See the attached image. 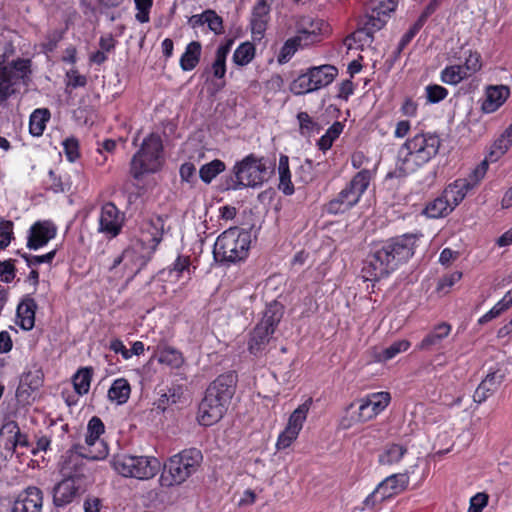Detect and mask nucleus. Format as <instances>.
<instances>
[{"mask_svg":"<svg viewBox=\"0 0 512 512\" xmlns=\"http://www.w3.org/2000/svg\"><path fill=\"white\" fill-rule=\"evenodd\" d=\"M162 231L163 227L160 219L147 222L142 228L140 238L135 242L141 243L145 249H149L150 253L153 254L162 239Z\"/></svg>","mask_w":512,"mask_h":512,"instance_id":"nucleus-27","label":"nucleus"},{"mask_svg":"<svg viewBox=\"0 0 512 512\" xmlns=\"http://www.w3.org/2000/svg\"><path fill=\"white\" fill-rule=\"evenodd\" d=\"M29 388L40 389L44 382V373L37 364L27 368L20 376V381Z\"/></svg>","mask_w":512,"mask_h":512,"instance_id":"nucleus-46","label":"nucleus"},{"mask_svg":"<svg viewBox=\"0 0 512 512\" xmlns=\"http://www.w3.org/2000/svg\"><path fill=\"white\" fill-rule=\"evenodd\" d=\"M416 242V235L406 234L386 243L365 262L362 268L364 282H370L374 286L400 263L408 261L414 254Z\"/></svg>","mask_w":512,"mask_h":512,"instance_id":"nucleus-1","label":"nucleus"},{"mask_svg":"<svg viewBox=\"0 0 512 512\" xmlns=\"http://www.w3.org/2000/svg\"><path fill=\"white\" fill-rule=\"evenodd\" d=\"M441 145L440 138L433 133H418L409 138L398 151L396 169L399 175L416 172L436 156Z\"/></svg>","mask_w":512,"mask_h":512,"instance_id":"nucleus-2","label":"nucleus"},{"mask_svg":"<svg viewBox=\"0 0 512 512\" xmlns=\"http://www.w3.org/2000/svg\"><path fill=\"white\" fill-rule=\"evenodd\" d=\"M190 22L193 26L207 24L209 29L216 34L223 31L222 18L213 10H206L201 14L193 15Z\"/></svg>","mask_w":512,"mask_h":512,"instance_id":"nucleus-36","label":"nucleus"},{"mask_svg":"<svg viewBox=\"0 0 512 512\" xmlns=\"http://www.w3.org/2000/svg\"><path fill=\"white\" fill-rule=\"evenodd\" d=\"M312 403L313 399L309 397L302 404H300L289 416L286 426H289L300 432L303 428L304 422L306 421Z\"/></svg>","mask_w":512,"mask_h":512,"instance_id":"nucleus-42","label":"nucleus"},{"mask_svg":"<svg viewBox=\"0 0 512 512\" xmlns=\"http://www.w3.org/2000/svg\"><path fill=\"white\" fill-rule=\"evenodd\" d=\"M427 99L431 103H437L448 95L446 88L440 85H429L426 87Z\"/></svg>","mask_w":512,"mask_h":512,"instance_id":"nucleus-62","label":"nucleus"},{"mask_svg":"<svg viewBox=\"0 0 512 512\" xmlns=\"http://www.w3.org/2000/svg\"><path fill=\"white\" fill-rule=\"evenodd\" d=\"M37 304L33 298L25 297L17 307L19 326L26 331L31 330L35 324Z\"/></svg>","mask_w":512,"mask_h":512,"instance_id":"nucleus-32","label":"nucleus"},{"mask_svg":"<svg viewBox=\"0 0 512 512\" xmlns=\"http://www.w3.org/2000/svg\"><path fill=\"white\" fill-rule=\"evenodd\" d=\"M80 486L76 480L63 477L53 488V503L56 507H65L71 504L79 495Z\"/></svg>","mask_w":512,"mask_h":512,"instance_id":"nucleus-23","label":"nucleus"},{"mask_svg":"<svg viewBox=\"0 0 512 512\" xmlns=\"http://www.w3.org/2000/svg\"><path fill=\"white\" fill-rule=\"evenodd\" d=\"M255 46L251 42L241 43L233 53V62L238 66L248 65L255 57Z\"/></svg>","mask_w":512,"mask_h":512,"instance_id":"nucleus-47","label":"nucleus"},{"mask_svg":"<svg viewBox=\"0 0 512 512\" xmlns=\"http://www.w3.org/2000/svg\"><path fill=\"white\" fill-rule=\"evenodd\" d=\"M299 47L306 46L302 44L300 40H298L297 36L288 39L281 48L280 54L278 56V61L280 63H286L295 54Z\"/></svg>","mask_w":512,"mask_h":512,"instance_id":"nucleus-53","label":"nucleus"},{"mask_svg":"<svg viewBox=\"0 0 512 512\" xmlns=\"http://www.w3.org/2000/svg\"><path fill=\"white\" fill-rule=\"evenodd\" d=\"M137 13L135 18L140 23H147L150 20L149 14L153 0H134Z\"/></svg>","mask_w":512,"mask_h":512,"instance_id":"nucleus-56","label":"nucleus"},{"mask_svg":"<svg viewBox=\"0 0 512 512\" xmlns=\"http://www.w3.org/2000/svg\"><path fill=\"white\" fill-rule=\"evenodd\" d=\"M81 446L80 451L86 455L87 460H103L109 454L108 444L103 439H98L88 432H86L84 444H81Z\"/></svg>","mask_w":512,"mask_h":512,"instance_id":"nucleus-28","label":"nucleus"},{"mask_svg":"<svg viewBox=\"0 0 512 512\" xmlns=\"http://www.w3.org/2000/svg\"><path fill=\"white\" fill-rule=\"evenodd\" d=\"M512 305V290H508L503 298L498 301L488 312L478 319V324L484 325L500 316Z\"/></svg>","mask_w":512,"mask_h":512,"instance_id":"nucleus-44","label":"nucleus"},{"mask_svg":"<svg viewBox=\"0 0 512 512\" xmlns=\"http://www.w3.org/2000/svg\"><path fill=\"white\" fill-rule=\"evenodd\" d=\"M510 89L506 85H488L480 99V109L485 114L496 112L509 98Z\"/></svg>","mask_w":512,"mask_h":512,"instance_id":"nucleus-21","label":"nucleus"},{"mask_svg":"<svg viewBox=\"0 0 512 512\" xmlns=\"http://www.w3.org/2000/svg\"><path fill=\"white\" fill-rule=\"evenodd\" d=\"M56 255V250H52L43 255H23L28 267L33 268L40 264H50Z\"/></svg>","mask_w":512,"mask_h":512,"instance_id":"nucleus-59","label":"nucleus"},{"mask_svg":"<svg viewBox=\"0 0 512 512\" xmlns=\"http://www.w3.org/2000/svg\"><path fill=\"white\" fill-rule=\"evenodd\" d=\"M343 131V124L335 122L328 128L326 133L319 139L318 147L322 151H327L331 148L333 142L340 136Z\"/></svg>","mask_w":512,"mask_h":512,"instance_id":"nucleus-51","label":"nucleus"},{"mask_svg":"<svg viewBox=\"0 0 512 512\" xmlns=\"http://www.w3.org/2000/svg\"><path fill=\"white\" fill-rule=\"evenodd\" d=\"M124 224V215L111 202L105 203L100 210L98 217V232L106 238L116 237Z\"/></svg>","mask_w":512,"mask_h":512,"instance_id":"nucleus-17","label":"nucleus"},{"mask_svg":"<svg viewBox=\"0 0 512 512\" xmlns=\"http://www.w3.org/2000/svg\"><path fill=\"white\" fill-rule=\"evenodd\" d=\"M113 469L124 477L137 479L153 478L160 469V461L156 457L132 456L117 454L111 460Z\"/></svg>","mask_w":512,"mask_h":512,"instance_id":"nucleus-7","label":"nucleus"},{"mask_svg":"<svg viewBox=\"0 0 512 512\" xmlns=\"http://www.w3.org/2000/svg\"><path fill=\"white\" fill-rule=\"evenodd\" d=\"M30 68V61L18 59L11 63H5L0 59V102L15 93L24 82Z\"/></svg>","mask_w":512,"mask_h":512,"instance_id":"nucleus-10","label":"nucleus"},{"mask_svg":"<svg viewBox=\"0 0 512 512\" xmlns=\"http://www.w3.org/2000/svg\"><path fill=\"white\" fill-rule=\"evenodd\" d=\"M18 447H30L28 435L26 433H22L20 429L18 430V433L12 435L11 439H7L5 443V448L12 450L13 452H15Z\"/></svg>","mask_w":512,"mask_h":512,"instance_id":"nucleus-57","label":"nucleus"},{"mask_svg":"<svg viewBox=\"0 0 512 512\" xmlns=\"http://www.w3.org/2000/svg\"><path fill=\"white\" fill-rule=\"evenodd\" d=\"M81 448V443H75L62 456L59 466L63 477L79 480L85 476L87 459L86 455L80 451Z\"/></svg>","mask_w":512,"mask_h":512,"instance_id":"nucleus-16","label":"nucleus"},{"mask_svg":"<svg viewBox=\"0 0 512 512\" xmlns=\"http://www.w3.org/2000/svg\"><path fill=\"white\" fill-rule=\"evenodd\" d=\"M149 249H145L141 243L133 242L123 253L114 260L113 269L116 272L124 271L126 284L133 278L151 257Z\"/></svg>","mask_w":512,"mask_h":512,"instance_id":"nucleus-12","label":"nucleus"},{"mask_svg":"<svg viewBox=\"0 0 512 512\" xmlns=\"http://www.w3.org/2000/svg\"><path fill=\"white\" fill-rule=\"evenodd\" d=\"M93 376L91 367L80 368L73 376L72 383L78 395H85L89 392Z\"/></svg>","mask_w":512,"mask_h":512,"instance_id":"nucleus-43","label":"nucleus"},{"mask_svg":"<svg viewBox=\"0 0 512 512\" xmlns=\"http://www.w3.org/2000/svg\"><path fill=\"white\" fill-rule=\"evenodd\" d=\"M390 402L391 394L387 391L369 393L356 399L347 407V411L357 407V410L352 412L347 427L354 423H365L376 418L389 406Z\"/></svg>","mask_w":512,"mask_h":512,"instance_id":"nucleus-8","label":"nucleus"},{"mask_svg":"<svg viewBox=\"0 0 512 512\" xmlns=\"http://www.w3.org/2000/svg\"><path fill=\"white\" fill-rule=\"evenodd\" d=\"M63 149L68 161L74 162L79 157V145L75 138L64 140Z\"/></svg>","mask_w":512,"mask_h":512,"instance_id":"nucleus-64","label":"nucleus"},{"mask_svg":"<svg viewBox=\"0 0 512 512\" xmlns=\"http://www.w3.org/2000/svg\"><path fill=\"white\" fill-rule=\"evenodd\" d=\"M131 394V386L126 378H117L111 384L108 390V398L110 401L118 405L125 404Z\"/></svg>","mask_w":512,"mask_h":512,"instance_id":"nucleus-35","label":"nucleus"},{"mask_svg":"<svg viewBox=\"0 0 512 512\" xmlns=\"http://www.w3.org/2000/svg\"><path fill=\"white\" fill-rule=\"evenodd\" d=\"M329 32V24L321 18L306 15L296 20V36L305 46L319 42Z\"/></svg>","mask_w":512,"mask_h":512,"instance_id":"nucleus-14","label":"nucleus"},{"mask_svg":"<svg viewBox=\"0 0 512 512\" xmlns=\"http://www.w3.org/2000/svg\"><path fill=\"white\" fill-rule=\"evenodd\" d=\"M279 189L286 195L294 192V186L291 181V172L289 169V158L281 155L278 163Z\"/></svg>","mask_w":512,"mask_h":512,"instance_id":"nucleus-41","label":"nucleus"},{"mask_svg":"<svg viewBox=\"0 0 512 512\" xmlns=\"http://www.w3.org/2000/svg\"><path fill=\"white\" fill-rule=\"evenodd\" d=\"M232 40L220 45L215 52V59L211 65V72L217 79H223L226 74V59L231 50Z\"/></svg>","mask_w":512,"mask_h":512,"instance_id":"nucleus-37","label":"nucleus"},{"mask_svg":"<svg viewBox=\"0 0 512 512\" xmlns=\"http://www.w3.org/2000/svg\"><path fill=\"white\" fill-rule=\"evenodd\" d=\"M452 211L451 205L440 195L427 203L423 213L428 218L437 219L446 217Z\"/></svg>","mask_w":512,"mask_h":512,"instance_id":"nucleus-39","label":"nucleus"},{"mask_svg":"<svg viewBox=\"0 0 512 512\" xmlns=\"http://www.w3.org/2000/svg\"><path fill=\"white\" fill-rule=\"evenodd\" d=\"M315 90L308 71L298 76L291 84V91L296 95L306 94Z\"/></svg>","mask_w":512,"mask_h":512,"instance_id":"nucleus-52","label":"nucleus"},{"mask_svg":"<svg viewBox=\"0 0 512 512\" xmlns=\"http://www.w3.org/2000/svg\"><path fill=\"white\" fill-rule=\"evenodd\" d=\"M472 188L470 182L466 179H458L449 184L441 194L444 200L448 201L452 210L465 198L468 191Z\"/></svg>","mask_w":512,"mask_h":512,"instance_id":"nucleus-30","label":"nucleus"},{"mask_svg":"<svg viewBox=\"0 0 512 512\" xmlns=\"http://www.w3.org/2000/svg\"><path fill=\"white\" fill-rule=\"evenodd\" d=\"M397 0H373L371 12L367 16L365 27L353 34L354 39L372 41V34L386 24L390 14L396 9Z\"/></svg>","mask_w":512,"mask_h":512,"instance_id":"nucleus-11","label":"nucleus"},{"mask_svg":"<svg viewBox=\"0 0 512 512\" xmlns=\"http://www.w3.org/2000/svg\"><path fill=\"white\" fill-rule=\"evenodd\" d=\"M505 374L501 370L489 372L476 388L473 400L481 404L485 402L494 392L497 391L503 382Z\"/></svg>","mask_w":512,"mask_h":512,"instance_id":"nucleus-24","label":"nucleus"},{"mask_svg":"<svg viewBox=\"0 0 512 512\" xmlns=\"http://www.w3.org/2000/svg\"><path fill=\"white\" fill-rule=\"evenodd\" d=\"M163 164L162 142L158 135L151 134L144 139L141 149L133 156L130 173L135 179L156 173Z\"/></svg>","mask_w":512,"mask_h":512,"instance_id":"nucleus-6","label":"nucleus"},{"mask_svg":"<svg viewBox=\"0 0 512 512\" xmlns=\"http://www.w3.org/2000/svg\"><path fill=\"white\" fill-rule=\"evenodd\" d=\"M408 453V447L399 443H387L378 455V463L383 466L399 464Z\"/></svg>","mask_w":512,"mask_h":512,"instance_id":"nucleus-31","label":"nucleus"},{"mask_svg":"<svg viewBox=\"0 0 512 512\" xmlns=\"http://www.w3.org/2000/svg\"><path fill=\"white\" fill-rule=\"evenodd\" d=\"M157 360L160 364L171 368H180L184 363L183 354L171 346H164L158 349Z\"/></svg>","mask_w":512,"mask_h":512,"instance_id":"nucleus-40","label":"nucleus"},{"mask_svg":"<svg viewBox=\"0 0 512 512\" xmlns=\"http://www.w3.org/2000/svg\"><path fill=\"white\" fill-rule=\"evenodd\" d=\"M452 330V326L447 322H441L434 326L417 345L418 351H430L435 347H438L441 342L447 338Z\"/></svg>","mask_w":512,"mask_h":512,"instance_id":"nucleus-26","label":"nucleus"},{"mask_svg":"<svg viewBox=\"0 0 512 512\" xmlns=\"http://www.w3.org/2000/svg\"><path fill=\"white\" fill-rule=\"evenodd\" d=\"M37 390L36 388H29L27 385H24V383L19 382L15 394L18 404L23 407L31 405L35 401L34 394Z\"/></svg>","mask_w":512,"mask_h":512,"instance_id":"nucleus-54","label":"nucleus"},{"mask_svg":"<svg viewBox=\"0 0 512 512\" xmlns=\"http://www.w3.org/2000/svg\"><path fill=\"white\" fill-rule=\"evenodd\" d=\"M13 238V223L9 220L0 221V248L5 249Z\"/></svg>","mask_w":512,"mask_h":512,"instance_id":"nucleus-60","label":"nucleus"},{"mask_svg":"<svg viewBox=\"0 0 512 512\" xmlns=\"http://www.w3.org/2000/svg\"><path fill=\"white\" fill-rule=\"evenodd\" d=\"M194 272L190 256L178 255L168 267L158 272L157 278L166 285L183 287L191 284Z\"/></svg>","mask_w":512,"mask_h":512,"instance_id":"nucleus-13","label":"nucleus"},{"mask_svg":"<svg viewBox=\"0 0 512 512\" xmlns=\"http://www.w3.org/2000/svg\"><path fill=\"white\" fill-rule=\"evenodd\" d=\"M410 471L406 469L402 473H394L385 478L386 484L390 485V490L395 493L396 496L404 492L410 483Z\"/></svg>","mask_w":512,"mask_h":512,"instance_id":"nucleus-48","label":"nucleus"},{"mask_svg":"<svg viewBox=\"0 0 512 512\" xmlns=\"http://www.w3.org/2000/svg\"><path fill=\"white\" fill-rule=\"evenodd\" d=\"M50 119V112L47 109H36L30 116L29 131L33 136H41Z\"/></svg>","mask_w":512,"mask_h":512,"instance_id":"nucleus-45","label":"nucleus"},{"mask_svg":"<svg viewBox=\"0 0 512 512\" xmlns=\"http://www.w3.org/2000/svg\"><path fill=\"white\" fill-rule=\"evenodd\" d=\"M370 180V171L366 169L361 170L352 178L350 183L341 190L342 197L345 198L347 203L352 207L355 206L368 188Z\"/></svg>","mask_w":512,"mask_h":512,"instance_id":"nucleus-22","label":"nucleus"},{"mask_svg":"<svg viewBox=\"0 0 512 512\" xmlns=\"http://www.w3.org/2000/svg\"><path fill=\"white\" fill-rule=\"evenodd\" d=\"M43 492L40 488L29 486L21 491L8 512H41Z\"/></svg>","mask_w":512,"mask_h":512,"instance_id":"nucleus-18","label":"nucleus"},{"mask_svg":"<svg viewBox=\"0 0 512 512\" xmlns=\"http://www.w3.org/2000/svg\"><path fill=\"white\" fill-rule=\"evenodd\" d=\"M316 90L329 85L337 75V69L331 65H321L308 70Z\"/></svg>","mask_w":512,"mask_h":512,"instance_id":"nucleus-33","label":"nucleus"},{"mask_svg":"<svg viewBox=\"0 0 512 512\" xmlns=\"http://www.w3.org/2000/svg\"><path fill=\"white\" fill-rule=\"evenodd\" d=\"M201 44L197 41L190 42L180 58V67L183 71L193 70L199 63L201 56Z\"/></svg>","mask_w":512,"mask_h":512,"instance_id":"nucleus-38","label":"nucleus"},{"mask_svg":"<svg viewBox=\"0 0 512 512\" xmlns=\"http://www.w3.org/2000/svg\"><path fill=\"white\" fill-rule=\"evenodd\" d=\"M225 170V164L219 159L204 164L199 170V176L205 183H210L217 175Z\"/></svg>","mask_w":512,"mask_h":512,"instance_id":"nucleus-49","label":"nucleus"},{"mask_svg":"<svg viewBox=\"0 0 512 512\" xmlns=\"http://www.w3.org/2000/svg\"><path fill=\"white\" fill-rule=\"evenodd\" d=\"M481 60L478 53H470L465 60L462 68H465V73L469 77L481 69Z\"/></svg>","mask_w":512,"mask_h":512,"instance_id":"nucleus-63","label":"nucleus"},{"mask_svg":"<svg viewBox=\"0 0 512 512\" xmlns=\"http://www.w3.org/2000/svg\"><path fill=\"white\" fill-rule=\"evenodd\" d=\"M238 382L237 374L234 371H228L226 373L217 376L206 388L207 391L226 402L231 403V400L236 392V386Z\"/></svg>","mask_w":512,"mask_h":512,"instance_id":"nucleus-20","label":"nucleus"},{"mask_svg":"<svg viewBox=\"0 0 512 512\" xmlns=\"http://www.w3.org/2000/svg\"><path fill=\"white\" fill-rule=\"evenodd\" d=\"M411 346L410 341L403 339L393 342L389 347L379 349L374 346L369 352L374 362L385 363L395 358L399 353L406 352Z\"/></svg>","mask_w":512,"mask_h":512,"instance_id":"nucleus-29","label":"nucleus"},{"mask_svg":"<svg viewBox=\"0 0 512 512\" xmlns=\"http://www.w3.org/2000/svg\"><path fill=\"white\" fill-rule=\"evenodd\" d=\"M271 163L263 158L248 155L234 167L237 181L242 186L257 187L269 178Z\"/></svg>","mask_w":512,"mask_h":512,"instance_id":"nucleus-9","label":"nucleus"},{"mask_svg":"<svg viewBox=\"0 0 512 512\" xmlns=\"http://www.w3.org/2000/svg\"><path fill=\"white\" fill-rule=\"evenodd\" d=\"M489 497L484 492H479L471 497L467 512H482L488 504Z\"/></svg>","mask_w":512,"mask_h":512,"instance_id":"nucleus-61","label":"nucleus"},{"mask_svg":"<svg viewBox=\"0 0 512 512\" xmlns=\"http://www.w3.org/2000/svg\"><path fill=\"white\" fill-rule=\"evenodd\" d=\"M56 234L57 227L51 221H37L28 231L27 247L31 250H38L54 239Z\"/></svg>","mask_w":512,"mask_h":512,"instance_id":"nucleus-19","label":"nucleus"},{"mask_svg":"<svg viewBox=\"0 0 512 512\" xmlns=\"http://www.w3.org/2000/svg\"><path fill=\"white\" fill-rule=\"evenodd\" d=\"M271 4L270 0H257L251 19V30L255 38L260 39L266 30Z\"/></svg>","mask_w":512,"mask_h":512,"instance_id":"nucleus-25","label":"nucleus"},{"mask_svg":"<svg viewBox=\"0 0 512 512\" xmlns=\"http://www.w3.org/2000/svg\"><path fill=\"white\" fill-rule=\"evenodd\" d=\"M512 146V123L501 134V136L492 144L490 152L487 155L490 162L498 161Z\"/></svg>","mask_w":512,"mask_h":512,"instance_id":"nucleus-34","label":"nucleus"},{"mask_svg":"<svg viewBox=\"0 0 512 512\" xmlns=\"http://www.w3.org/2000/svg\"><path fill=\"white\" fill-rule=\"evenodd\" d=\"M284 315V305L274 300L269 303L260 321L248 333L247 350L256 358L265 354Z\"/></svg>","mask_w":512,"mask_h":512,"instance_id":"nucleus-3","label":"nucleus"},{"mask_svg":"<svg viewBox=\"0 0 512 512\" xmlns=\"http://www.w3.org/2000/svg\"><path fill=\"white\" fill-rule=\"evenodd\" d=\"M251 235L239 227H230L220 234L214 244L213 254L216 260L236 263L244 260L250 248Z\"/></svg>","mask_w":512,"mask_h":512,"instance_id":"nucleus-5","label":"nucleus"},{"mask_svg":"<svg viewBox=\"0 0 512 512\" xmlns=\"http://www.w3.org/2000/svg\"><path fill=\"white\" fill-rule=\"evenodd\" d=\"M352 206L342 197L341 192L326 205V211L330 214H340L351 209Z\"/></svg>","mask_w":512,"mask_h":512,"instance_id":"nucleus-58","label":"nucleus"},{"mask_svg":"<svg viewBox=\"0 0 512 512\" xmlns=\"http://www.w3.org/2000/svg\"><path fill=\"white\" fill-rule=\"evenodd\" d=\"M300 432L286 426L285 429L279 434L276 442V448L278 450L286 449L298 438Z\"/></svg>","mask_w":512,"mask_h":512,"instance_id":"nucleus-55","label":"nucleus"},{"mask_svg":"<svg viewBox=\"0 0 512 512\" xmlns=\"http://www.w3.org/2000/svg\"><path fill=\"white\" fill-rule=\"evenodd\" d=\"M230 404L205 390L204 397L199 403L197 421L201 426L209 427L218 423L228 411Z\"/></svg>","mask_w":512,"mask_h":512,"instance_id":"nucleus-15","label":"nucleus"},{"mask_svg":"<svg viewBox=\"0 0 512 512\" xmlns=\"http://www.w3.org/2000/svg\"><path fill=\"white\" fill-rule=\"evenodd\" d=\"M202 460V452L197 448L184 449L171 456L164 463L160 485L169 488L183 484L198 470Z\"/></svg>","mask_w":512,"mask_h":512,"instance_id":"nucleus-4","label":"nucleus"},{"mask_svg":"<svg viewBox=\"0 0 512 512\" xmlns=\"http://www.w3.org/2000/svg\"><path fill=\"white\" fill-rule=\"evenodd\" d=\"M464 70L465 68H462V65L447 66L441 72V80L445 84L457 85L463 79L468 77Z\"/></svg>","mask_w":512,"mask_h":512,"instance_id":"nucleus-50","label":"nucleus"}]
</instances>
